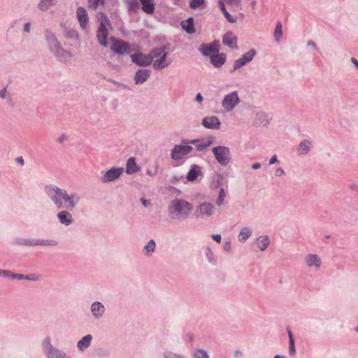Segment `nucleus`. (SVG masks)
<instances>
[{
  "mask_svg": "<svg viewBox=\"0 0 358 358\" xmlns=\"http://www.w3.org/2000/svg\"><path fill=\"white\" fill-rule=\"evenodd\" d=\"M44 192L57 210L56 215L59 224L69 227L74 222L71 210H73L80 201V196L76 194H68L67 191L55 185H48Z\"/></svg>",
  "mask_w": 358,
  "mask_h": 358,
  "instance_id": "obj_1",
  "label": "nucleus"
},
{
  "mask_svg": "<svg viewBox=\"0 0 358 358\" xmlns=\"http://www.w3.org/2000/svg\"><path fill=\"white\" fill-rule=\"evenodd\" d=\"M192 205L182 199H174L168 206V213L172 220H185L190 215Z\"/></svg>",
  "mask_w": 358,
  "mask_h": 358,
  "instance_id": "obj_2",
  "label": "nucleus"
},
{
  "mask_svg": "<svg viewBox=\"0 0 358 358\" xmlns=\"http://www.w3.org/2000/svg\"><path fill=\"white\" fill-rule=\"evenodd\" d=\"M45 38L50 52L58 61L66 62L72 57L70 52L62 47L60 43L52 31L46 29L45 31Z\"/></svg>",
  "mask_w": 358,
  "mask_h": 358,
  "instance_id": "obj_3",
  "label": "nucleus"
},
{
  "mask_svg": "<svg viewBox=\"0 0 358 358\" xmlns=\"http://www.w3.org/2000/svg\"><path fill=\"white\" fill-rule=\"evenodd\" d=\"M41 347L46 358H71L64 351L52 344L50 336H46L43 340Z\"/></svg>",
  "mask_w": 358,
  "mask_h": 358,
  "instance_id": "obj_4",
  "label": "nucleus"
},
{
  "mask_svg": "<svg viewBox=\"0 0 358 358\" xmlns=\"http://www.w3.org/2000/svg\"><path fill=\"white\" fill-rule=\"evenodd\" d=\"M100 23L96 31V38L101 45L106 47L108 45V30L106 25H110V22L104 13H100Z\"/></svg>",
  "mask_w": 358,
  "mask_h": 358,
  "instance_id": "obj_5",
  "label": "nucleus"
},
{
  "mask_svg": "<svg viewBox=\"0 0 358 358\" xmlns=\"http://www.w3.org/2000/svg\"><path fill=\"white\" fill-rule=\"evenodd\" d=\"M215 159L221 166H227L231 160V151L228 147L219 145L212 149Z\"/></svg>",
  "mask_w": 358,
  "mask_h": 358,
  "instance_id": "obj_6",
  "label": "nucleus"
},
{
  "mask_svg": "<svg viewBox=\"0 0 358 358\" xmlns=\"http://www.w3.org/2000/svg\"><path fill=\"white\" fill-rule=\"evenodd\" d=\"M215 141V137L210 136L206 138H196L192 140H183L182 142L186 144L194 145L198 152L206 150L209 146L213 145Z\"/></svg>",
  "mask_w": 358,
  "mask_h": 358,
  "instance_id": "obj_7",
  "label": "nucleus"
},
{
  "mask_svg": "<svg viewBox=\"0 0 358 358\" xmlns=\"http://www.w3.org/2000/svg\"><path fill=\"white\" fill-rule=\"evenodd\" d=\"M240 103V98L237 91H233L226 94L222 101V107L227 112L232 111Z\"/></svg>",
  "mask_w": 358,
  "mask_h": 358,
  "instance_id": "obj_8",
  "label": "nucleus"
},
{
  "mask_svg": "<svg viewBox=\"0 0 358 358\" xmlns=\"http://www.w3.org/2000/svg\"><path fill=\"white\" fill-rule=\"evenodd\" d=\"M111 40L113 44L110 46V50L113 53L117 55H123L131 52V50L128 43L123 40L116 39L114 37H111Z\"/></svg>",
  "mask_w": 358,
  "mask_h": 358,
  "instance_id": "obj_9",
  "label": "nucleus"
},
{
  "mask_svg": "<svg viewBox=\"0 0 358 358\" xmlns=\"http://www.w3.org/2000/svg\"><path fill=\"white\" fill-rule=\"evenodd\" d=\"M193 150V147L189 145H176L171 152V158L173 160H180L185 156L191 153Z\"/></svg>",
  "mask_w": 358,
  "mask_h": 358,
  "instance_id": "obj_10",
  "label": "nucleus"
},
{
  "mask_svg": "<svg viewBox=\"0 0 358 358\" xmlns=\"http://www.w3.org/2000/svg\"><path fill=\"white\" fill-rule=\"evenodd\" d=\"M124 172L122 167H112L106 172H103L101 180L103 183H109L117 180Z\"/></svg>",
  "mask_w": 358,
  "mask_h": 358,
  "instance_id": "obj_11",
  "label": "nucleus"
},
{
  "mask_svg": "<svg viewBox=\"0 0 358 358\" xmlns=\"http://www.w3.org/2000/svg\"><path fill=\"white\" fill-rule=\"evenodd\" d=\"M256 55L257 51L253 48L242 55L239 59L234 62L232 71H235L252 62Z\"/></svg>",
  "mask_w": 358,
  "mask_h": 358,
  "instance_id": "obj_12",
  "label": "nucleus"
},
{
  "mask_svg": "<svg viewBox=\"0 0 358 358\" xmlns=\"http://www.w3.org/2000/svg\"><path fill=\"white\" fill-rule=\"evenodd\" d=\"M131 62L141 67H147L152 63V57L149 54L145 55L142 52H137L130 55Z\"/></svg>",
  "mask_w": 358,
  "mask_h": 358,
  "instance_id": "obj_13",
  "label": "nucleus"
},
{
  "mask_svg": "<svg viewBox=\"0 0 358 358\" xmlns=\"http://www.w3.org/2000/svg\"><path fill=\"white\" fill-rule=\"evenodd\" d=\"M215 208L210 203H203L196 207L195 215L198 218H206L215 213Z\"/></svg>",
  "mask_w": 358,
  "mask_h": 358,
  "instance_id": "obj_14",
  "label": "nucleus"
},
{
  "mask_svg": "<svg viewBox=\"0 0 358 358\" xmlns=\"http://www.w3.org/2000/svg\"><path fill=\"white\" fill-rule=\"evenodd\" d=\"M199 50L206 57H210L211 55L219 52L220 43L217 41H214L210 44L203 43L200 45Z\"/></svg>",
  "mask_w": 358,
  "mask_h": 358,
  "instance_id": "obj_15",
  "label": "nucleus"
},
{
  "mask_svg": "<svg viewBox=\"0 0 358 358\" xmlns=\"http://www.w3.org/2000/svg\"><path fill=\"white\" fill-rule=\"evenodd\" d=\"M90 312L95 320H100L105 315L106 308L101 301H94L90 306Z\"/></svg>",
  "mask_w": 358,
  "mask_h": 358,
  "instance_id": "obj_16",
  "label": "nucleus"
},
{
  "mask_svg": "<svg viewBox=\"0 0 358 358\" xmlns=\"http://www.w3.org/2000/svg\"><path fill=\"white\" fill-rule=\"evenodd\" d=\"M151 71L149 69H139L135 73L134 80L136 85L143 84L150 76Z\"/></svg>",
  "mask_w": 358,
  "mask_h": 358,
  "instance_id": "obj_17",
  "label": "nucleus"
},
{
  "mask_svg": "<svg viewBox=\"0 0 358 358\" xmlns=\"http://www.w3.org/2000/svg\"><path fill=\"white\" fill-rule=\"evenodd\" d=\"M306 265L310 268H314L315 270H319L322 265L320 258L317 255L309 254L304 259Z\"/></svg>",
  "mask_w": 358,
  "mask_h": 358,
  "instance_id": "obj_18",
  "label": "nucleus"
},
{
  "mask_svg": "<svg viewBox=\"0 0 358 358\" xmlns=\"http://www.w3.org/2000/svg\"><path fill=\"white\" fill-rule=\"evenodd\" d=\"M76 16L80 27L85 29L89 21L88 14L85 8L79 6L76 10Z\"/></svg>",
  "mask_w": 358,
  "mask_h": 358,
  "instance_id": "obj_19",
  "label": "nucleus"
},
{
  "mask_svg": "<svg viewBox=\"0 0 358 358\" xmlns=\"http://www.w3.org/2000/svg\"><path fill=\"white\" fill-rule=\"evenodd\" d=\"M220 124L221 123L216 116H208L202 120V125L207 129H218Z\"/></svg>",
  "mask_w": 358,
  "mask_h": 358,
  "instance_id": "obj_20",
  "label": "nucleus"
},
{
  "mask_svg": "<svg viewBox=\"0 0 358 358\" xmlns=\"http://www.w3.org/2000/svg\"><path fill=\"white\" fill-rule=\"evenodd\" d=\"M222 43L231 49H237V37L232 31H227L222 37Z\"/></svg>",
  "mask_w": 358,
  "mask_h": 358,
  "instance_id": "obj_21",
  "label": "nucleus"
},
{
  "mask_svg": "<svg viewBox=\"0 0 358 358\" xmlns=\"http://www.w3.org/2000/svg\"><path fill=\"white\" fill-rule=\"evenodd\" d=\"M227 56L224 53H215L210 56V62L216 68L222 67L226 62Z\"/></svg>",
  "mask_w": 358,
  "mask_h": 358,
  "instance_id": "obj_22",
  "label": "nucleus"
},
{
  "mask_svg": "<svg viewBox=\"0 0 358 358\" xmlns=\"http://www.w3.org/2000/svg\"><path fill=\"white\" fill-rule=\"evenodd\" d=\"M167 55L168 54H163L161 57L157 59L153 63V68L156 70H160L169 66L172 61L166 59Z\"/></svg>",
  "mask_w": 358,
  "mask_h": 358,
  "instance_id": "obj_23",
  "label": "nucleus"
},
{
  "mask_svg": "<svg viewBox=\"0 0 358 358\" xmlns=\"http://www.w3.org/2000/svg\"><path fill=\"white\" fill-rule=\"evenodd\" d=\"M92 338L93 337L91 334H87L83 336L77 343V348L78 350L83 352L87 350L90 346Z\"/></svg>",
  "mask_w": 358,
  "mask_h": 358,
  "instance_id": "obj_24",
  "label": "nucleus"
},
{
  "mask_svg": "<svg viewBox=\"0 0 358 358\" xmlns=\"http://www.w3.org/2000/svg\"><path fill=\"white\" fill-rule=\"evenodd\" d=\"M181 27L187 34H192L196 32L194 21L192 17H190L185 20H182L181 22Z\"/></svg>",
  "mask_w": 358,
  "mask_h": 358,
  "instance_id": "obj_25",
  "label": "nucleus"
},
{
  "mask_svg": "<svg viewBox=\"0 0 358 358\" xmlns=\"http://www.w3.org/2000/svg\"><path fill=\"white\" fill-rule=\"evenodd\" d=\"M141 4V9L147 14H152L155 11V3L154 0H139Z\"/></svg>",
  "mask_w": 358,
  "mask_h": 358,
  "instance_id": "obj_26",
  "label": "nucleus"
},
{
  "mask_svg": "<svg viewBox=\"0 0 358 358\" xmlns=\"http://www.w3.org/2000/svg\"><path fill=\"white\" fill-rule=\"evenodd\" d=\"M312 143L309 139L303 140L297 148L298 155H306L311 148Z\"/></svg>",
  "mask_w": 358,
  "mask_h": 358,
  "instance_id": "obj_27",
  "label": "nucleus"
},
{
  "mask_svg": "<svg viewBox=\"0 0 358 358\" xmlns=\"http://www.w3.org/2000/svg\"><path fill=\"white\" fill-rule=\"evenodd\" d=\"M140 171V167L136 164L135 158L130 157L127 159L126 164V173L133 174Z\"/></svg>",
  "mask_w": 358,
  "mask_h": 358,
  "instance_id": "obj_28",
  "label": "nucleus"
},
{
  "mask_svg": "<svg viewBox=\"0 0 358 358\" xmlns=\"http://www.w3.org/2000/svg\"><path fill=\"white\" fill-rule=\"evenodd\" d=\"M201 167L200 166L192 165L187 174V179L191 182L195 180L201 173Z\"/></svg>",
  "mask_w": 358,
  "mask_h": 358,
  "instance_id": "obj_29",
  "label": "nucleus"
},
{
  "mask_svg": "<svg viewBox=\"0 0 358 358\" xmlns=\"http://www.w3.org/2000/svg\"><path fill=\"white\" fill-rule=\"evenodd\" d=\"M156 249V242L150 239L143 248V253L146 257H150Z\"/></svg>",
  "mask_w": 358,
  "mask_h": 358,
  "instance_id": "obj_30",
  "label": "nucleus"
},
{
  "mask_svg": "<svg viewBox=\"0 0 358 358\" xmlns=\"http://www.w3.org/2000/svg\"><path fill=\"white\" fill-rule=\"evenodd\" d=\"M255 124L257 126H264L268 124V115L264 112H258L255 119Z\"/></svg>",
  "mask_w": 358,
  "mask_h": 358,
  "instance_id": "obj_31",
  "label": "nucleus"
},
{
  "mask_svg": "<svg viewBox=\"0 0 358 358\" xmlns=\"http://www.w3.org/2000/svg\"><path fill=\"white\" fill-rule=\"evenodd\" d=\"M287 331L289 337V355L290 357H294L296 354L294 335L289 327H287Z\"/></svg>",
  "mask_w": 358,
  "mask_h": 358,
  "instance_id": "obj_32",
  "label": "nucleus"
},
{
  "mask_svg": "<svg viewBox=\"0 0 358 358\" xmlns=\"http://www.w3.org/2000/svg\"><path fill=\"white\" fill-rule=\"evenodd\" d=\"M218 6L220 10L222 11L224 17L227 20L231 23H235L237 20L236 17L232 16L226 9L224 3L223 1L220 0L218 2Z\"/></svg>",
  "mask_w": 358,
  "mask_h": 358,
  "instance_id": "obj_33",
  "label": "nucleus"
},
{
  "mask_svg": "<svg viewBox=\"0 0 358 358\" xmlns=\"http://www.w3.org/2000/svg\"><path fill=\"white\" fill-rule=\"evenodd\" d=\"M258 248L261 251H264L270 243V239L268 236L262 235L257 238Z\"/></svg>",
  "mask_w": 358,
  "mask_h": 358,
  "instance_id": "obj_34",
  "label": "nucleus"
},
{
  "mask_svg": "<svg viewBox=\"0 0 358 358\" xmlns=\"http://www.w3.org/2000/svg\"><path fill=\"white\" fill-rule=\"evenodd\" d=\"M57 0H41L38 8L41 11H47L50 7L55 6Z\"/></svg>",
  "mask_w": 358,
  "mask_h": 358,
  "instance_id": "obj_35",
  "label": "nucleus"
},
{
  "mask_svg": "<svg viewBox=\"0 0 358 358\" xmlns=\"http://www.w3.org/2000/svg\"><path fill=\"white\" fill-rule=\"evenodd\" d=\"M252 234V230L250 229L248 227H243L241 230L239 232L238 234V241L240 242L244 243L245 242L248 238L251 236Z\"/></svg>",
  "mask_w": 358,
  "mask_h": 358,
  "instance_id": "obj_36",
  "label": "nucleus"
},
{
  "mask_svg": "<svg viewBox=\"0 0 358 358\" xmlns=\"http://www.w3.org/2000/svg\"><path fill=\"white\" fill-rule=\"evenodd\" d=\"M167 48L166 45H163L160 48H155L150 51L149 55L152 57V60L155 57H161L163 54H168L166 51Z\"/></svg>",
  "mask_w": 358,
  "mask_h": 358,
  "instance_id": "obj_37",
  "label": "nucleus"
},
{
  "mask_svg": "<svg viewBox=\"0 0 358 358\" xmlns=\"http://www.w3.org/2000/svg\"><path fill=\"white\" fill-rule=\"evenodd\" d=\"M192 356L193 358H210L208 353L203 349H194Z\"/></svg>",
  "mask_w": 358,
  "mask_h": 358,
  "instance_id": "obj_38",
  "label": "nucleus"
},
{
  "mask_svg": "<svg viewBox=\"0 0 358 358\" xmlns=\"http://www.w3.org/2000/svg\"><path fill=\"white\" fill-rule=\"evenodd\" d=\"M59 245V241L53 238L41 239V246L55 247Z\"/></svg>",
  "mask_w": 358,
  "mask_h": 358,
  "instance_id": "obj_39",
  "label": "nucleus"
},
{
  "mask_svg": "<svg viewBox=\"0 0 358 358\" xmlns=\"http://www.w3.org/2000/svg\"><path fill=\"white\" fill-rule=\"evenodd\" d=\"M282 35V24L280 22H278L275 31H274V38L277 42H279Z\"/></svg>",
  "mask_w": 358,
  "mask_h": 358,
  "instance_id": "obj_40",
  "label": "nucleus"
},
{
  "mask_svg": "<svg viewBox=\"0 0 358 358\" xmlns=\"http://www.w3.org/2000/svg\"><path fill=\"white\" fill-rule=\"evenodd\" d=\"M12 243L15 245L27 246V238L17 237V238H13Z\"/></svg>",
  "mask_w": 358,
  "mask_h": 358,
  "instance_id": "obj_41",
  "label": "nucleus"
},
{
  "mask_svg": "<svg viewBox=\"0 0 358 358\" xmlns=\"http://www.w3.org/2000/svg\"><path fill=\"white\" fill-rule=\"evenodd\" d=\"M226 196L225 192L223 188H220L219 191V195L217 196V199L216 200V204L218 206H221L223 203L224 199Z\"/></svg>",
  "mask_w": 358,
  "mask_h": 358,
  "instance_id": "obj_42",
  "label": "nucleus"
},
{
  "mask_svg": "<svg viewBox=\"0 0 358 358\" xmlns=\"http://www.w3.org/2000/svg\"><path fill=\"white\" fill-rule=\"evenodd\" d=\"M163 357L164 358H185L180 355V354H178L176 352H173L172 351H165L163 353Z\"/></svg>",
  "mask_w": 358,
  "mask_h": 358,
  "instance_id": "obj_43",
  "label": "nucleus"
},
{
  "mask_svg": "<svg viewBox=\"0 0 358 358\" xmlns=\"http://www.w3.org/2000/svg\"><path fill=\"white\" fill-rule=\"evenodd\" d=\"M41 246V238H27V247Z\"/></svg>",
  "mask_w": 358,
  "mask_h": 358,
  "instance_id": "obj_44",
  "label": "nucleus"
},
{
  "mask_svg": "<svg viewBox=\"0 0 358 358\" xmlns=\"http://www.w3.org/2000/svg\"><path fill=\"white\" fill-rule=\"evenodd\" d=\"M89 7L90 8H92L94 10L96 9L99 3L101 4H103L105 2V0H87Z\"/></svg>",
  "mask_w": 358,
  "mask_h": 358,
  "instance_id": "obj_45",
  "label": "nucleus"
},
{
  "mask_svg": "<svg viewBox=\"0 0 358 358\" xmlns=\"http://www.w3.org/2000/svg\"><path fill=\"white\" fill-rule=\"evenodd\" d=\"M204 3V0H190L189 7L192 9H196Z\"/></svg>",
  "mask_w": 358,
  "mask_h": 358,
  "instance_id": "obj_46",
  "label": "nucleus"
},
{
  "mask_svg": "<svg viewBox=\"0 0 358 358\" xmlns=\"http://www.w3.org/2000/svg\"><path fill=\"white\" fill-rule=\"evenodd\" d=\"M206 255V257H207V258L208 259V262L210 263H211L212 264H215L216 259L214 257L213 252V251L210 248L207 249Z\"/></svg>",
  "mask_w": 358,
  "mask_h": 358,
  "instance_id": "obj_47",
  "label": "nucleus"
},
{
  "mask_svg": "<svg viewBox=\"0 0 358 358\" xmlns=\"http://www.w3.org/2000/svg\"><path fill=\"white\" fill-rule=\"evenodd\" d=\"M129 10H136L138 8V2L137 0H131L129 2Z\"/></svg>",
  "mask_w": 358,
  "mask_h": 358,
  "instance_id": "obj_48",
  "label": "nucleus"
},
{
  "mask_svg": "<svg viewBox=\"0 0 358 358\" xmlns=\"http://www.w3.org/2000/svg\"><path fill=\"white\" fill-rule=\"evenodd\" d=\"M12 272L9 270L0 269V276L11 278Z\"/></svg>",
  "mask_w": 358,
  "mask_h": 358,
  "instance_id": "obj_49",
  "label": "nucleus"
},
{
  "mask_svg": "<svg viewBox=\"0 0 358 358\" xmlns=\"http://www.w3.org/2000/svg\"><path fill=\"white\" fill-rule=\"evenodd\" d=\"M30 281H40L42 280L41 275L36 273H30Z\"/></svg>",
  "mask_w": 358,
  "mask_h": 358,
  "instance_id": "obj_50",
  "label": "nucleus"
},
{
  "mask_svg": "<svg viewBox=\"0 0 358 358\" xmlns=\"http://www.w3.org/2000/svg\"><path fill=\"white\" fill-rule=\"evenodd\" d=\"M234 358H242L243 356V352L238 349L235 350L233 352Z\"/></svg>",
  "mask_w": 358,
  "mask_h": 358,
  "instance_id": "obj_51",
  "label": "nucleus"
},
{
  "mask_svg": "<svg viewBox=\"0 0 358 358\" xmlns=\"http://www.w3.org/2000/svg\"><path fill=\"white\" fill-rule=\"evenodd\" d=\"M12 279L24 280V275L21 273H12Z\"/></svg>",
  "mask_w": 358,
  "mask_h": 358,
  "instance_id": "obj_52",
  "label": "nucleus"
},
{
  "mask_svg": "<svg viewBox=\"0 0 358 358\" xmlns=\"http://www.w3.org/2000/svg\"><path fill=\"white\" fill-rule=\"evenodd\" d=\"M285 174V171L282 168L279 167L275 171V176H281Z\"/></svg>",
  "mask_w": 358,
  "mask_h": 358,
  "instance_id": "obj_53",
  "label": "nucleus"
},
{
  "mask_svg": "<svg viewBox=\"0 0 358 358\" xmlns=\"http://www.w3.org/2000/svg\"><path fill=\"white\" fill-rule=\"evenodd\" d=\"M212 238L213 239L216 241L217 243H220L221 242V240H222V236L220 234H213L212 236Z\"/></svg>",
  "mask_w": 358,
  "mask_h": 358,
  "instance_id": "obj_54",
  "label": "nucleus"
},
{
  "mask_svg": "<svg viewBox=\"0 0 358 358\" xmlns=\"http://www.w3.org/2000/svg\"><path fill=\"white\" fill-rule=\"evenodd\" d=\"M278 162V160L277 155H274L273 156H272L271 157V159L269 160V164L272 165V164L277 163Z\"/></svg>",
  "mask_w": 358,
  "mask_h": 358,
  "instance_id": "obj_55",
  "label": "nucleus"
},
{
  "mask_svg": "<svg viewBox=\"0 0 358 358\" xmlns=\"http://www.w3.org/2000/svg\"><path fill=\"white\" fill-rule=\"evenodd\" d=\"M223 248L225 251L227 252H229L230 250H231V244H230V242L227 241V242H225V243L224 244V246H223Z\"/></svg>",
  "mask_w": 358,
  "mask_h": 358,
  "instance_id": "obj_56",
  "label": "nucleus"
},
{
  "mask_svg": "<svg viewBox=\"0 0 358 358\" xmlns=\"http://www.w3.org/2000/svg\"><path fill=\"white\" fill-rule=\"evenodd\" d=\"M31 23L27 22L24 25V31L26 33H29L30 31Z\"/></svg>",
  "mask_w": 358,
  "mask_h": 358,
  "instance_id": "obj_57",
  "label": "nucleus"
},
{
  "mask_svg": "<svg viewBox=\"0 0 358 358\" xmlns=\"http://www.w3.org/2000/svg\"><path fill=\"white\" fill-rule=\"evenodd\" d=\"M6 87L0 90V97L2 99L6 98Z\"/></svg>",
  "mask_w": 358,
  "mask_h": 358,
  "instance_id": "obj_58",
  "label": "nucleus"
},
{
  "mask_svg": "<svg viewBox=\"0 0 358 358\" xmlns=\"http://www.w3.org/2000/svg\"><path fill=\"white\" fill-rule=\"evenodd\" d=\"M196 101L201 103L203 101V96L200 93H198L195 97Z\"/></svg>",
  "mask_w": 358,
  "mask_h": 358,
  "instance_id": "obj_59",
  "label": "nucleus"
},
{
  "mask_svg": "<svg viewBox=\"0 0 358 358\" xmlns=\"http://www.w3.org/2000/svg\"><path fill=\"white\" fill-rule=\"evenodd\" d=\"M146 173L150 176H154L157 174V170H155V171H152L151 170H147Z\"/></svg>",
  "mask_w": 358,
  "mask_h": 358,
  "instance_id": "obj_60",
  "label": "nucleus"
},
{
  "mask_svg": "<svg viewBox=\"0 0 358 358\" xmlns=\"http://www.w3.org/2000/svg\"><path fill=\"white\" fill-rule=\"evenodd\" d=\"M350 61L355 66V67L358 69V61L356 59V58L352 57Z\"/></svg>",
  "mask_w": 358,
  "mask_h": 358,
  "instance_id": "obj_61",
  "label": "nucleus"
},
{
  "mask_svg": "<svg viewBox=\"0 0 358 358\" xmlns=\"http://www.w3.org/2000/svg\"><path fill=\"white\" fill-rule=\"evenodd\" d=\"M350 187L352 190L358 192V184H352V185H350Z\"/></svg>",
  "mask_w": 358,
  "mask_h": 358,
  "instance_id": "obj_62",
  "label": "nucleus"
},
{
  "mask_svg": "<svg viewBox=\"0 0 358 358\" xmlns=\"http://www.w3.org/2000/svg\"><path fill=\"white\" fill-rule=\"evenodd\" d=\"M141 203H142V204H143L145 207L148 206H149V204H150V202H149L148 200L144 199H141Z\"/></svg>",
  "mask_w": 358,
  "mask_h": 358,
  "instance_id": "obj_63",
  "label": "nucleus"
},
{
  "mask_svg": "<svg viewBox=\"0 0 358 358\" xmlns=\"http://www.w3.org/2000/svg\"><path fill=\"white\" fill-rule=\"evenodd\" d=\"M17 162L20 164L22 166L24 164V161L22 157H20L17 158Z\"/></svg>",
  "mask_w": 358,
  "mask_h": 358,
  "instance_id": "obj_64",
  "label": "nucleus"
}]
</instances>
